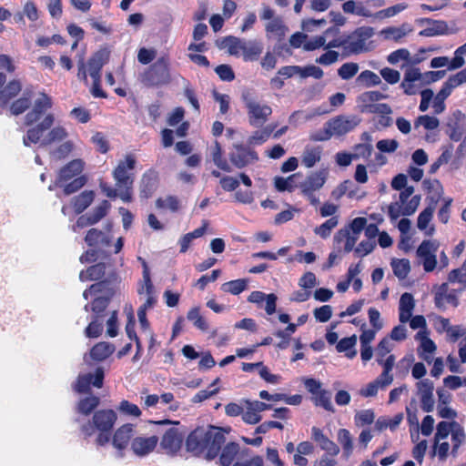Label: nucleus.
I'll list each match as a JSON object with an SVG mask.
<instances>
[{
    "instance_id": "nucleus-36",
    "label": "nucleus",
    "mask_w": 466,
    "mask_h": 466,
    "mask_svg": "<svg viewBox=\"0 0 466 466\" xmlns=\"http://www.w3.org/2000/svg\"><path fill=\"white\" fill-rule=\"evenodd\" d=\"M95 198V193L92 190L83 191L78 196L72 198V205L75 212L79 214L82 213L86 208L90 206Z\"/></svg>"
},
{
    "instance_id": "nucleus-18",
    "label": "nucleus",
    "mask_w": 466,
    "mask_h": 466,
    "mask_svg": "<svg viewBox=\"0 0 466 466\" xmlns=\"http://www.w3.org/2000/svg\"><path fill=\"white\" fill-rule=\"evenodd\" d=\"M416 387L422 410L425 412L432 411L435 405V400L433 397V382L429 379H424L418 381L416 383Z\"/></svg>"
},
{
    "instance_id": "nucleus-29",
    "label": "nucleus",
    "mask_w": 466,
    "mask_h": 466,
    "mask_svg": "<svg viewBox=\"0 0 466 466\" xmlns=\"http://www.w3.org/2000/svg\"><path fill=\"white\" fill-rule=\"evenodd\" d=\"M339 33V30L336 26H332L328 28L322 35H317L307 41L303 45V49L306 51H313L319 49L320 47L325 48V44L327 42V37L329 35H337Z\"/></svg>"
},
{
    "instance_id": "nucleus-49",
    "label": "nucleus",
    "mask_w": 466,
    "mask_h": 466,
    "mask_svg": "<svg viewBox=\"0 0 466 466\" xmlns=\"http://www.w3.org/2000/svg\"><path fill=\"white\" fill-rule=\"evenodd\" d=\"M357 82L365 87L376 86L381 84L380 76L370 70L362 71L357 77Z\"/></svg>"
},
{
    "instance_id": "nucleus-55",
    "label": "nucleus",
    "mask_w": 466,
    "mask_h": 466,
    "mask_svg": "<svg viewBox=\"0 0 466 466\" xmlns=\"http://www.w3.org/2000/svg\"><path fill=\"white\" fill-rule=\"evenodd\" d=\"M408 7L407 4L400 3L388 8L380 10L374 14L375 19H385L397 15L400 12L404 11Z\"/></svg>"
},
{
    "instance_id": "nucleus-62",
    "label": "nucleus",
    "mask_w": 466,
    "mask_h": 466,
    "mask_svg": "<svg viewBox=\"0 0 466 466\" xmlns=\"http://www.w3.org/2000/svg\"><path fill=\"white\" fill-rule=\"evenodd\" d=\"M187 319L192 321L193 324L201 330H207L208 325L207 321L202 318L198 308H193L187 312Z\"/></svg>"
},
{
    "instance_id": "nucleus-24",
    "label": "nucleus",
    "mask_w": 466,
    "mask_h": 466,
    "mask_svg": "<svg viewBox=\"0 0 466 466\" xmlns=\"http://www.w3.org/2000/svg\"><path fill=\"white\" fill-rule=\"evenodd\" d=\"M85 167V163L82 159H74L61 168L58 176L57 182L59 184L66 182L76 176L79 175Z\"/></svg>"
},
{
    "instance_id": "nucleus-34",
    "label": "nucleus",
    "mask_w": 466,
    "mask_h": 466,
    "mask_svg": "<svg viewBox=\"0 0 466 466\" xmlns=\"http://www.w3.org/2000/svg\"><path fill=\"white\" fill-rule=\"evenodd\" d=\"M387 97V95L380 91H366L358 96L357 102L360 112L363 113L366 106H372L376 104V102L386 99Z\"/></svg>"
},
{
    "instance_id": "nucleus-51",
    "label": "nucleus",
    "mask_w": 466,
    "mask_h": 466,
    "mask_svg": "<svg viewBox=\"0 0 466 466\" xmlns=\"http://www.w3.org/2000/svg\"><path fill=\"white\" fill-rule=\"evenodd\" d=\"M356 342H357V337L355 335L348 337V338H344V339H341L338 342L336 349L339 352H346V356L349 359H352L357 354L356 350H353L349 352H348V350H352L354 348V346L356 345Z\"/></svg>"
},
{
    "instance_id": "nucleus-32",
    "label": "nucleus",
    "mask_w": 466,
    "mask_h": 466,
    "mask_svg": "<svg viewBox=\"0 0 466 466\" xmlns=\"http://www.w3.org/2000/svg\"><path fill=\"white\" fill-rule=\"evenodd\" d=\"M321 155L320 147L306 146L301 156V164L307 168H311L320 161Z\"/></svg>"
},
{
    "instance_id": "nucleus-31",
    "label": "nucleus",
    "mask_w": 466,
    "mask_h": 466,
    "mask_svg": "<svg viewBox=\"0 0 466 466\" xmlns=\"http://www.w3.org/2000/svg\"><path fill=\"white\" fill-rule=\"evenodd\" d=\"M337 441L342 448V456L349 459L354 450L352 434L347 429H339L337 432Z\"/></svg>"
},
{
    "instance_id": "nucleus-22",
    "label": "nucleus",
    "mask_w": 466,
    "mask_h": 466,
    "mask_svg": "<svg viewBox=\"0 0 466 466\" xmlns=\"http://www.w3.org/2000/svg\"><path fill=\"white\" fill-rule=\"evenodd\" d=\"M265 30L268 39H276L279 42L282 41L289 32L288 26L280 16H277L268 22L265 25Z\"/></svg>"
},
{
    "instance_id": "nucleus-61",
    "label": "nucleus",
    "mask_w": 466,
    "mask_h": 466,
    "mask_svg": "<svg viewBox=\"0 0 466 466\" xmlns=\"http://www.w3.org/2000/svg\"><path fill=\"white\" fill-rule=\"evenodd\" d=\"M111 208V204L107 200H103L97 207H96L92 212L88 213L93 222L96 224L100 221L104 217L106 216L108 210Z\"/></svg>"
},
{
    "instance_id": "nucleus-57",
    "label": "nucleus",
    "mask_w": 466,
    "mask_h": 466,
    "mask_svg": "<svg viewBox=\"0 0 466 466\" xmlns=\"http://www.w3.org/2000/svg\"><path fill=\"white\" fill-rule=\"evenodd\" d=\"M435 210V204H431L424 208L419 215L417 220V227L420 230H426L429 223L432 219L433 213Z\"/></svg>"
},
{
    "instance_id": "nucleus-26",
    "label": "nucleus",
    "mask_w": 466,
    "mask_h": 466,
    "mask_svg": "<svg viewBox=\"0 0 466 466\" xmlns=\"http://www.w3.org/2000/svg\"><path fill=\"white\" fill-rule=\"evenodd\" d=\"M6 80L5 75L0 73V87L5 84ZM22 88V85L18 80H13L9 82L4 89L0 91V101L6 103L8 100L15 96Z\"/></svg>"
},
{
    "instance_id": "nucleus-54",
    "label": "nucleus",
    "mask_w": 466,
    "mask_h": 466,
    "mask_svg": "<svg viewBox=\"0 0 466 466\" xmlns=\"http://www.w3.org/2000/svg\"><path fill=\"white\" fill-rule=\"evenodd\" d=\"M244 39L236 36H228L222 42V47L227 48L231 56H238L242 51Z\"/></svg>"
},
{
    "instance_id": "nucleus-48",
    "label": "nucleus",
    "mask_w": 466,
    "mask_h": 466,
    "mask_svg": "<svg viewBox=\"0 0 466 466\" xmlns=\"http://www.w3.org/2000/svg\"><path fill=\"white\" fill-rule=\"evenodd\" d=\"M338 217H331L330 218L327 219L324 223H322L320 226L316 227L314 228V233L319 236L321 238L326 239L330 236L331 231L338 226Z\"/></svg>"
},
{
    "instance_id": "nucleus-53",
    "label": "nucleus",
    "mask_w": 466,
    "mask_h": 466,
    "mask_svg": "<svg viewBox=\"0 0 466 466\" xmlns=\"http://www.w3.org/2000/svg\"><path fill=\"white\" fill-rule=\"evenodd\" d=\"M248 286V280L244 279H235L222 284L221 289L233 295L243 292Z\"/></svg>"
},
{
    "instance_id": "nucleus-1",
    "label": "nucleus",
    "mask_w": 466,
    "mask_h": 466,
    "mask_svg": "<svg viewBox=\"0 0 466 466\" xmlns=\"http://www.w3.org/2000/svg\"><path fill=\"white\" fill-rule=\"evenodd\" d=\"M225 441V434L219 428H198L188 435L186 446L189 452L210 461L217 457Z\"/></svg>"
},
{
    "instance_id": "nucleus-63",
    "label": "nucleus",
    "mask_w": 466,
    "mask_h": 466,
    "mask_svg": "<svg viewBox=\"0 0 466 466\" xmlns=\"http://www.w3.org/2000/svg\"><path fill=\"white\" fill-rule=\"evenodd\" d=\"M451 449L450 443L445 441H440V442H433L432 445V452L433 455H436L440 461H445L449 456V451Z\"/></svg>"
},
{
    "instance_id": "nucleus-3",
    "label": "nucleus",
    "mask_w": 466,
    "mask_h": 466,
    "mask_svg": "<svg viewBox=\"0 0 466 466\" xmlns=\"http://www.w3.org/2000/svg\"><path fill=\"white\" fill-rule=\"evenodd\" d=\"M116 420V414L112 410H100L94 413L92 420L81 425V432L85 437L92 436L96 431L98 435L96 443L98 446L107 444L111 440V431Z\"/></svg>"
},
{
    "instance_id": "nucleus-6",
    "label": "nucleus",
    "mask_w": 466,
    "mask_h": 466,
    "mask_svg": "<svg viewBox=\"0 0 466 466\" xmlns=\"http://www.w3.org/2000/svg\"><path fill=\"white\" fill-rule=\"evenodd\" d=\"M138 259L142 261L143 265V280L140 283L137 292L140 296H145L146 300L137 309V318L141 329L147 331L149 329V322L147 319V310L155 306L157 298L147 264L141 258H138Z\"/></svg>"
},
{
    "instance_id": "nucleus-8",
    "label": "nucleus",
    "mask_w": 466,
    "mask_h": 466,
    "mask_svg": "<svg viewBox=\"0 0 466 466\" xmlns=\"http://www.w3.org/2000/svg\"><path fill=\"white\" fill-rule=\"evenodd\" d=\"M413 193L412 186L400 192L399 199L389 206L388 214L390 219L395 220L400 216H410L415 213L420 202V196H412Z\"/></svg>"
},
{
    "instance_id": "nucleus-42",
    "label": "nucleus",
    "mask_w": 466,
    "mask_h": 466,
    "mask_svg": "<svg viewBox=\"0 0 466 466\" xmlns=\"http://www.w3.org/2000/svg\"><path fill=\"white\" fill-rule=\"evenodd\" d=\"M459 424L458 422L446 421L441 420L436 426V432L433 437V442H440V441H445L448 439V436L452 434V431L455 429V425Z\"/></svg>"
},
{
    "instance_id": "nucleus-28",
    "label": "nucleus",
    "mask_w": 466,
    "mask_h": 466,
    "mask_svg": "<svg viewBox=\"0 0 466 466\" xmlns=\"http://www.w3.org/2000/svg\"><path fill=\"white\" fill-rule=\"evenodd\" d=\"M366 224L367 219L365 218L359 217L355 218L350 223L345 226L346 229H348L350 233L349 248H351L352 249L354 248Z\"/></svg>"
},
{
    "instance_id": "nucleus-9",
    "label": "nucleus",
    "mask_w": 466,
    "mask_h": 466,
    "mask_svg": "<svg viewBox=\"0 0 466 466\" xmlns=\"http://www.w3.org/2000/svg\"><path fill=\"white\" fill-rule=\"evenodd\" d=\"M241 97L248 110L250 126L262 127L272 114V108L268 105L258 101L249 91H244Z\"/></svg>"
},
{
    "instance_id": "nucleus-45",
    "label": "nucleus",
    "mask_w": 466,
    "mask_h": 466,
    "mask_svg": "<svg viewBox=\"0 0 466 466\" xmlns=\"http://www.w3.org/2000/svg\"><path fill=\"white\" fill-rule=\"evenodd\" d=\"M447 284H442L440 291L436 294L435 302L437 307L441 308L445 304H451L454 307L458 305V299L455 293H447Z\"/></svg>"
},
{
    "instance_id": "nucleus-14",
    "label": "nucleus",
    "mask_w": 466,
    "mask_h": 466,
    "mask_svg": "<svg viewBox=\"0 0 466 466\" xmlns=\"http://www.w3.org/2000/svg\"><path fill=\"white\" fill-rule=\"evenodd\" d=\"M159 440L156 435H135L130 442V449L137 457H146L155 451Z\"/></svg>"
},
{
    "instance_id": "nucleus-46",
    "label": "nucleus",
    "mask_w": 466,
    "mask_h": 466,
    "mask_svg": "<svg viewBox=\"0 0 466 466\" xmlns=\"http://www.w3.org/2000/svg\"><path fill=\"white\" fill-rule=\"evenodd\" d=\"M99 402L98 397L87 396L78 401L76 410L79 414L88 415L99 405Z\"/></svg>"
},
{
    "instance_id": "nucleus-39",
    "label": "nucleus",
    "mask_w": 466,
    "mask_h": 466,
    "mask_svg": "<svg viewBox=\"0 0 466 466\" xmlns=\"http://www.w3.org/2000/svg\"><path fill=\"white\" fill-rule=\"evenodd\" d=\"M85 241L90 247L98 245L108 246L110 238L105 232L96 228H91L87 231Z\"/></svg>"
},
{
    "instance_id": "nucleus-21",
    "label": "nucleus",
    "mask_w": 466,
    "mask_h": 466,
    "mask_svg": "<svg viewBox=\"0 0 466 466\" xmlns=\"http://www.w3.org/2000/svg\"><path fill=\"white\" fill-rule=\"evenodd\" d=\"M51 106V98L46 94H41L40 96L35 99L32 110L26 114L25 124L33 125L38 122Z\"/></svg>"
},
{
    "instance_id": "nucleus-5",
    "label": "nucleus",
    "mask_w": 466,
    "mask_h": 466,
    "mask_svg": "<svg viewBox=\"0 0 466 466\" xmlns=\"http://www.w3.org/2000/svg\"><path fill=\"white\" fill-rule=\"evenodd\" d=\"M135 157L131 155H127L125 160L120 161L113 172L116 187L119 190L118 198L127 203L132 200L134 177L130 171L135 168Z\"/></svg>"
},
{
    "instance_id": "nucleus-41",
    "label": "nucleus",
    "mask_w": 466,
    "mask_h": 466,
    "mask_svg": "<svg viewBox=\"0 0 466 466\" xmlns=\"http://www.w3.org/2000/svg\"><path fill=\"white\" fill-rule=\"evenodd\" d=\"M277 125H268L262 129L256 130L248 139L249 146H258L265 143L276 128Z\"/></svg>"
},
{
    "instance_id": "nucleus-37",
    "label": "nucleus",
    "mask_w": 466,
    "mask_h": 466,
    "mask_svg": "<svg viewBox=\"0 0 466 466\" xmlns=\"http://www.w3.org/2000/svg\"><path fill=\"white\" fill-rule=\"evenodd\" d=\"M106 265L105 263H97L89 267L86 270H82L79 274L81 281H91L101 279L106 273Z\"/></svg>"
},
{
    "instance_id": "nucleus-40",
    "label": "nucleus",
    "mask_w": 466,
    "mask_h": 466,
    "mask_svg": "<svg viewBox=\"0 0 466 466\" xmlns=\"http://www.w3.org/2000/svg\"><path fill=\"white\" fill-rule=\"evenodd\" d=\"M451 436V454L455 458L459 454V450L461 445L466 441V434L462 426L460 424L455 425Z\"/></svg>"
},
{
    "instance_id": "nucleus-19",
    "label": "nucleus",
    "mask_w": 466,
    "mask_h": 466,
    "mask_svg": "<svg viewBox=\"0 0 466 466\" xmlns=\"http://www.w3.org/2000/svg\"><path fill=\"white\" fill-rule=\"evenodd\" d=\"M245 410L243 411L242 420L248 424H257L261 420L260 413L270 408L269 404L259 400H244Z\"/></svg>"
},
{
    "instance_id": "nucleus-27",
    "label": "nucleus",
    "mask_w": 466,
    "mask_h": 466,
    "mask_svg": "<svg viewBox=\"0 0 466 466\" xmlns=\"http://www.w3.org/2000/svg\"><path fill=\"white\" fill-rule=\"evenodd\" d=\"M263 51V45L258 40H246L242 45L241 54L245 61H255Z\"/></svg>"
},
{
    "instance_id": "nucleus-33",
    "label": "nucleus",
    "mask_w": 466,
    "mask_h": 466,
    "mask_svg": "<svg viewBox=\"0 0 466 466\" xmlns=\"http://www.w3.org/2000/svg\"><path fill=\"white\" fill-rule=\"evenodd\" d=\"M106 56L104 52L96 53L87 63V69L93 80H100L101 69L106 63Z\"/></svg>"
},
{
    "instance_id": "nucleus-64",
    "label": "nucleus",
    "mask_w": 466,
    "mask_h": 466,
    "mask_svg": "<svg viewBox=\"0 0 466 466\" xmlns=\"http://www.w3.org/2000/svg\"><path fill=\"white\" fill-rule=\"evenodd\" d=\"M374 419L375 414L371 410H363L356 413L354 421L358 427H360L371 424Z\"/></svg>"
},
{
    "instance_id": "nucleus-47",
    "label": "nucleus",
    "mask_w": 466,
    "mask_h": 466,
    "mask_svg": "<svg viewBox=\"0 0 466 466\" xmlns=\"http://www.w3.org/2000/svg\"><path fill=\"white\" fill-rule=\"evenodd\" d=\"M238 444L235 442L228 443L222 450L219 462L221 466H229L238 452Z\"/></svg>"
},
{
    "instance_id": "nucleus-44",
    "label": "nucleus",
    "mask_w": 466,
    "mask_h": 466,
    "mask_svg": "<svg viewBox=\"0 0 466 466\" xmlns=\"http://www.w3.org/2000/svg\"><path fill=\"white\" fill-rule=\"evenodd\" d=\"M349 241H350L349 230L346 229L345 227H343L342 228L338 230L333 237L334 249H338V251H340L341 248H343V250L346 253L352 251V248H349Z\"/></svg>"
},
{
    "instance_id": "nucleus-25",
    "label": "nucleus",
    "mask_w": 466,
    "mask_h": 466,
    "mask_svg": "<svg viewBox=\"0 0 466 466\" xmlns=\"http://www.w3.org/2000/svg\"><path fill=\"white\" fill-rule=\"evenodd\" d=\"M415 302L413 296L410 293H403L400 299L399 310L400 315L399 319L401 323H406L410 320L412 316V311L414 309Z\"/></svg>"
},
{
    "instance_id": "nucleus-12",
    "label": "nucleus",
    "mask_w": 466,
    "mask_h": 466,
    "mask_svg": "<svg viewBox=\"0 0 466 466\" xmlns=\"http://www.w3.org/2000/svg\"><path fill=\"white\" fill-rule=\"evenodd\" d=\"M304 386L312 395L311 400L316 406L322 407L324 410L330 412L335 411L331 402V392L322 389V384L319 380L312 378H307L304 380Z\"/></svg>"
},
{
    "instance_id": "nucleus-11",
    "label": "nucleus",
    "mask_w": 466,
    "mask_h": 466,
    "mask_svg": "<svg viewBox=\"0 0 466 466\" xmlns=\"http://www.w3.org/2000/svg\"><path fill=\"white\" fill-rule=\"evenodd\" d=\"M170 81L168 62L166 58L157 59L142 75V82L148 86H163Z\"/></svg>"
},
{
    "instance_id": "nucleus-4",
    "label": "nucleus",
    "mask_w": 466,
    "mask_h": 466,
    "mask_svg": "<svg viewBox=\"0 0 466 466\" xmlns=\"http://www.w3.org/2000/svg\"><path fill=\"white\" fill-rule=\"evenodd\" d=\"M360 123V118L355 115H339L327 121L322 129L309 135L312 141H327L332 137H341L352 130Z\"/></svg>"
},
{
    "instance_id": "nucleus-15",
    "label": "nucleus",
    "mask_w": 466,
    "mask_h": 466,
    "mask_svg": "<svg viewBox=\"0 0 466 466\" xmlns=\"http://www.w3.org/2000/svg\"><path fill=\"white\" fill-rule=\"evenodd\" d=\"M104 380V370L99 367L96 370L95 374L86 373L80 374L74 384V390L78 393H86L93 385L96 388H101Z\"/></svg>"
},
{
    "instance_id": "nucleus-7",
    "label": "nucleus",
    "mask_w": 466,
    "mask_h": 466,
    "mask_svg": "<svg viewBox=\"0 0 466 466\" xmlns=\"http://www.w3.org/2000/svg\"><path fill=\"white\" fill-rule=\"evenodd\" d=\"M155 424L161 427V440L159 446L165 454L174 456L181 449L183 443V433L177 427V422L164 420L154 421Z\"/></svg>"
},
{
    "instance_id": "nucleus-59",
    "label": "nucleus",
    "mask_w": 466,
    "mask_h": 466,
    "mask_svg": "<svg viewBox=\"0 0 466 466\" xmlns=\"http://www.w3.org/2000/svg\"><path fill=\"white\" fill-rule=\"evenodd\" d=\"M299 174H293L289 177H277L274 181L275 187L279 191H289L291 192L296 187L294 184V178Z\"/></svg>"
},
{
    "instance_id": "nucleus-35",
    "label": "nucleus",
    "mask_w": 466,
    "mask_h": 466,
    "mask_svg": "<svg viewBox=\"0 0 466 466\" xmlns=\"http://www.w3.org/2000/svg\"><path fill=\"white\" fill-rule=\"evenodd\" d=\"M157 174L153 171L143 175L140 186V195L142 198H149L157 187Z\"/></svg>"
},
{
    "instance_id": "nucleus-50",
    "label": "nucleus",
    "mask_w": 466,
    "mask_h": 466,
    "mask_svg": "<svg viewBox=\"0 0 466 466\" xmlns=\"http://www.w3.org/2000/svg\"><path fill=\"white\" fill-rule=\"evenodd\" d=\"M390 265L394 275L400 279H404L410 271V261L406 258L392 259Z\"/></svg>"
},
{
    "instance_id": "nucleus-20",
    "label": "nucleus",
    "mask_w": 466,
    "mask_h": 466,
    "mask_svg": "<svg viewBox=\"0 0 466 466\" xmlns=\"http://www.w3.org/2000/svg\"><path fill=\"white\" fill-rule=\"evenodd\" d=\"M135 427L133 424L127 423L119 427L112 437V445L119 452V456H123V451L130 444L135 436Z\"/></svg>"
},
{
    "instance_id": "nucleus-38",
    "label": "nucleus",
    "mask_w": 466,
    "mask_h": 466,
    "mask_svg": "<svg viewBox=\"0 0 466 466\" xmlns=\"http://www.w3.org/2000/svg\"><path fill=\"white\" fill-rule=\"evenodd\" d=\"M454 86H450V80L448 79L440 92L433 99L432 107L436 114H441L445 109V99L451 95Z\"/></svg>"
},
{
    "instance_id": "nucleus-30",
    "label": "nucleus",
    "mask_w": 466,
    "mask_h": 466,
    "mask_svg": "<svg viewBox=\"0 0 466 466\" xmlns=\"http://www.w3.org/2000/svg\"><path fill=\"white\" fill-rule=\"evenodd\" d=\"M115 346L108 342L96 343L89 352V358L94 361H103L115 351Z\"/></svg>"
},
{
    "instance_id": "nucleus-10",
    "label": "nucleus",
    "mask_w": 466,
    "mask_h": 466,
    "mask_svg": "<svg viewBox=\"0 0 466 466\" xmlns=\"http://www.w3.org/2000/svg\"><path fill=\"white\" fill-rule=\"evenodd\" d=\"M113 293L114 289L111 282L104 280L91 285L88 289L84 291L83 297L85 299H88L89 297L93 298L92 311L99 314L107 307L108 300Z\"/></svg>"
},
{
    "instance_id": "nucleus-58",
    "label": "nucleus",
    "mask_w": 466,
    "mask_h": 466,
    "mask_svg": "<svg viewBox=\"0 0 466 466\" xmlns=\"http://www.w3.org/2000/svg\"><path fill=\"white\" fill-rule=\"evenodd\" d=\"M359 69H360V66L357 63H354V62L344 63L338 69V76L343 80H350L358 73Z\"/></svg>"
},
{
    "instance_id": "nucleus-13",
    "label": "nucleus",
    "mask_w": 466,
    "mask_h": 466,
    "mask_svg": "<svg viewBox=\"0 0 466 466\" xmlns=\"http://www.w3.org/2000/svg\"><path fill=\"white\" fill-rule=\"evenodd\" d=\"M439 245L434 240H423L417 248V257L426 272H431L437 266L436 253Z\"/></svg>"
},
{
    "instance_id": "nucleus-43",
    "label": "nucleus",
    "mask_w": 466,
    "mask_h": 466,
    "mask_svg": "<svg viewBox=\"0 0 466 466\" xmlns=\"http://www.w3.org/2000/svg\"><path fill=\"white\" fill-rule=\"evenodd\" d=\"M412 31V28L409 25H402L400 27H387L381 30V35L385 39L399 41L403 36L407 35Z\"/></svg>"
},
{
    "instance_id": "nucleus-56",
    "label": "nucleus",
    "mask_w": 466,
    "mask_h": 466,
    "mask_svg": "<svg viewBox=\"0 0 466 466\" xmlns=\"http://www.w3.org/2000/svg\"><path fill=\"white\" fill-rule=\"evenodd\" d=\"M383 5L382 1L381 0H370L368 2L363 3V2H358V5H357V9H356V15H359V16H363V17H373L374 18V14L370 8L369 6H375V7H379V6H381Z\"/></svg>"
},
{
    "instance_id": "nucleus-17",
    "label": "nucleus",
    "mask_w": 466,
    "mask_h": 466,
    "mask_svg": "<svg viewBox=\"0 0 466 466\" xmlns=\"http://www.w3.org/2000/svg\"><path fill=\"white\" fill-rule=\"evenodd\" d=\"M328 176L329 170L327 168L309 174L299 185L301 194L315 193L321 189L327 181Z\"/></svg>"
},
{
    "instance_id": "nucleus-23",
    "label": "nucleus",
    "mask_w": 466,
    "mask_h": 466,
    "mask_svg": "<svg viewBox=\"0 0 466 466\" xmlns=\"http://www.w3.org/2000/svg\"><path fill=\"white\" fill-rule=\"evenodd\" d=\"M415 338L420 341L419 349L420 357L426 362L431 363L432 361V354L436 350L435 343L428 338L425 330H420Z\"/></svg>"
},
{
    "instance_id": "nucleus-52",
    "label": "nucleus",
    "mask_w": 466,
    "mask_h": 466,
    "mask_svg": "<svg viewBox=\"0 0 466 466\" xmlns=\"http://www.w3.org/2000/svg\"><path fill=\"white\" fill-rule=\"evenodd\" d=\"M211 156H212V160H213L214 164L218 168H220L226 172L231 171V167H230L229 164L227 162L226 159H224L222 157V149L218 141L215 142V144L211 149Z\"/></svg>"
},
{
    "instance_id": "nucleus-60",
    "label": "nucleus",
    "mask_w": 466,
    "mask_h": 466,
    "mask_svg": "<svg viewBox=\"0 0 466 466\" xmlns=\"http://www.w3.org/2000/svg\"><path fill=\"white\" fill-rule=\"evenodd\" d=\"M439 120L435 116H431L428 115L420 116L415 123L414 128L417 129L419 127L422 126L426 130H433L439 127Z\"/></svg>"
},
{
    "instance_id": "nucleus-16",
    "label": "nucleus",
    "mask_w": 466,
    "mask_h": 466,
    "mask_svg": "<svg viewBox=\"0 0 466 466\" xmlns=\"http://www.w3.org/2000/svg\"><path fill=\"white\" fill-rule=\"evenodd\" d=\"M235 150L229 153V160L237 168H244L258 160V154L242 145H236Z\"/></svg>"
},
{
    "instance_id": "nucleus-2",
    "label": "nucleus",
    "mask_w": 466,
    "mask_h": 466,
    "mask_svg": "<svg viewBox=\"0 0 466 466\" xmlns=\"http://www.w3.org/2000/svg\"><path fill=\"white\" fill-rule=\"evenodd\" d=\"M54 121L53 114L46 115L40 123L27 130L26 135L23 138L24 145L29 147L31 144L39 143L40 146H47L66 138L68 133L62 126H56L49 130L46 136L44 135L52 127Z\"/></svg>"
}]
</instances>
